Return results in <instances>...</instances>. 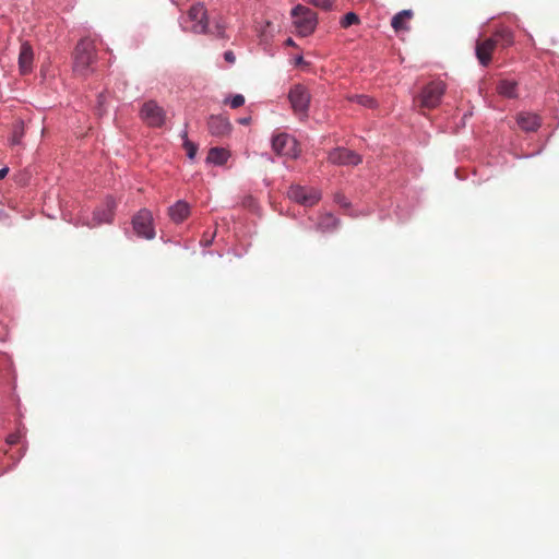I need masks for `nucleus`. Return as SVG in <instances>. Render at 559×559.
I'll list each match as a JSON object with an SVG mask.
<instances>
[{"instance_id": "1a4fd4ad", "label": "nucleus", "mask_w": 559, "mask_h": 559, "mask_svg": "<svg viewBox=\"0 0 559 559\" xmlns=\"http://www.w3.org/2000/svg\"><path fill=\"white\" fill-rule=\"evenodd\" d=\"M287 194L289 199L305 206L314 205L321 198V194L316 189L301 186H292Z\"/></svg>"}, {"instance_id": "2eb2a0df", "label": "nucleus", "mask_w": 559, "mask_h": 559, "mask_svg": "<svg viewBox=\"0 0 559 559\" xmlns=\"http://www.w3.org/2000/svg\"><path fill=\"white\" fill-rule=\"evenodd\" d=\"M519 128L525 132L536 131L540 127V118L531 112H520L516 116Z\"/></svg>"}, {"instance_id": "7c9ffc66", "label": "nucleus", "mask_w": 559, "mask_h": 559, "mask_svg": "<svg viewBox=\"0 0 559 559\" xmlns=\"http://www.w3.org/2000/svg\"><path fill=\"white\" fill-rule=\"evenodd\" d=\"M9 173V168L8 167H3L0 169V180L3 179Z\"/></svg>"}, {"instance_id": "9d476101", "label": "nucleus", "mask_w": 559, "mask_h": 559, "mask_svg": "<svg viewBox=\"0 0 559 559\" xmlns=\"http://www.w3.org/2000/svg\"><path fill=\"white\" fill-rule=\"evenodd\" d=\"M328 160L334 165H358L361 163V157L354 151L344 147H336L329 152Z\"/></svg>"}, {"instance_id": "6ab92c4d", "label": "nucleus", "mask_w": 559, "mask_h": 559, "mask_svg": "<svg viewBox=\"0 0 559 559\" xmlns=\"http://www.w3.org/2000/svg\"><path fill=\"white\" fill-rule=\"evenodd\" d=\"M229 157V153L225 148L212 147L207 154V162L215 165H224Z\"/></svg>"}, {"instance_id": "a211bd4d", "label": "nucleus", "mask_w": 559, "mask_h": 559, "mask_svg": "<svg viewBox=\"0 0 559 559\" xmlns=\"http://www.w3.org/2000/svg\"><path fill=\"white\" fill-rule=\"evenodd\" d=\"M491 38L498 40V46H500L501 48L510 47L514 43L513 32L507 27H501L495 31L493 36Z\"/></svg>"}, {"instance_id": "cd10ccee", "label": "nucleus", "mask_w": 559, "mask_h": 559, "mask_svg": "<svg viewBox=\"0 0 559 559\" xmlns=\"http://www.w3.org/2000/svg\"><path fill=\"white\" fill-rule=\"evenodd\" d=\"M312 4L323 10H330L332 8L331 0H312Z\"/></svg>"}, {"instance_id": "c85d7f7f", "label": "nucleus", "mask_w": 559, "mask_h": 559, "mask_svg": "<svg viewBox=\"0 0 559 559\" xmlns=\"http://www.w3.org/2000/svg\"><path fill=\"white\" fill-rule=\"evenodd\" d=\"M224 59L228 63H234L236 61V56L234 55V52L231 50H227L224 52Z\"/></svg>"}, {"instance_id": "9b49d317", "label": "nucleus", "mask_w": 559, "mask_h": 559, "mask_svg": "<svg viewBox=\"0 0 559 559\" xmlns=\"http://www.w3.org/2000/svg\"><path fill=\"white\" fill-rule=\"evenodd\" d=\"M498 47V40L495 38H485L483 40H477L475 47V53L477 60L483 67L489 66L491 62L492 52Z\"/></svg>"}, {"instance_id": "4be33fe9", "label": "nucleus", "mask_w": 559, "mask_h": 559, "mask_svg": "<svg viewBox=\"0 0 559 559\" xmlns=\"http://www.w3.org/2000/svg\"><path fill=\"white\" fill-rule=\"evenodd\" d=\"M340 224V221L332 214H325L321 217L318 227L322 231L334 230Z\"/></svg>"}, {"instance_id": "aec40b11", "label": "nucleus", "mask_w": 559, "mask_h": 559, "mask_svg": "<svg viewBox=\"0 0 559 559\" xmlns=\"http://www.w3.org/2000/svg\"><path fill=\"white\" fill-rule=\"evenodd\" d=\"M497 92L506 97L516 96V83L514 81L501 80L497 85Z\"/></svg>"}, {"instance_id": "39448f33", "label": "nucleus", "mask_w": 559, "mask_h": 559, "mask_svg": "<svg viewBox=\"0 0 559 559\" xmlns=\"http://www.w3.org/2000/svg\"><path fill=\"white\" fill-rule=\"evenodd\" d=\"M272 148L280 156L296 158L299 154L297 141L287 133L273 135Z\"/></svg>"}, {"instance_id": "ddd939ff", "label": "nucleus", "mask_w": 559, "mask_h": 559, "mask_svg": "<svg viewBox=\"0 0 559 559\" xmlns=\"http://www.w3.org/2000/svg\"><path fill=\"white\" fill-rule=\"evenodd\" d=\"M114 201H108L106 206L96 209L93 213L92 222H83V225L96 227L103 223H110L114 215Z\"/></svg>"}, {"instance_id": "393cba45", "label": "nucleus", "mask_w": 559, "mask_h": 559, "mask_svg": "<svg viewBox=\"0 0 559 559\" xmlns=\"http://www.w3.org/2000/svg\"><path fill=\"white\" fill-rule=\"evenodd\" d=\"M359 23V17L356 13L354 12H348L346 13L343 19L341 20V26L343 28H347L352 25H355V24H358Z\"/></svg>"}, {"instance_id": "4468645a", "label": "nucleus", "mask_w": 559, "mask_h": 559, "mask_svg": "<svg viewBox=\"0 0 559 559\" xmlns=\"http://www.w3.org/2000/svg\"><path fill=\"white\" fill-rule=\"evenodd\" d=\"M34 61V52L29 43L24 41L21 45L19 53V69L22 74H27L32 71Z\"/></svg>"}, {"instance_id": "f3484780", "label": "nucleus", "mask_w": 559, "mask_h": 559, "mask_svg": "<svg viewBox=\"0 0 559 559\" xmlns=\"http://www.w3.org/2000/svg\"><path fill=\"white\" fill-rule=\"evenodd\" d=\"M414 16L412 10H403L392 17L391 25L396 31L408 29L406 23Z\"/></svg>"}, {"instance_id": "f03ea898", "label": "nucleus", "mask_w": 559, "mask_h": 559, "mask_svg": "<svg viewBox=\"0 0 559 559\" xmlns=\"http://www.w3.org/2000/svg\"><path fill=\"white\" fill-rule=\"evenodd\" d=\"M294 24L299 35H310L317 26V14L309 8L297 5L293 9Z\"/></svg>"}, {"instance_id": "473e14b6", "label": "nucleus", "mask_w": 559, "mask_h": 559, "mask_svg": "<svg viewBox=\"0 0 559 559\" xmlns=\"http://www.w3.org/2000/svg\"><path fill=\"white\" fill-rule=\"evenodd\" d=\"M250 121H251L250 117L239 119V123H241V124H249Z\"/></svg>"}, {"instance_id": "412c9836", "label": "nucleus", "mask_w": 559, "mask_h": 559, "mask_svg": "<svg viewBox=\"0 0 559 559\" xmlns=\"http://www.w3.org/2000/svg\"><path fill=\"white\" fill-rule=\"evenodd\" d=\"M25 134V126L22 120H16L12 126V134L10 138L11 145H21L22 138Z\"/></svg>"}, {"instance_id": "b1692460", "label": "nucleus", "mask_w": 559, "mask_h": 559, "mask_svg": "<svg viewBox=\"0 0 559 559\" xmlns=\"http://www.w3.org/2000/svg\"><path fill=\"white\" fill-rule=\"evenodd\" d=\"M182 139H183V147L187 152L188 157L190 159H193L197 154L198 146L188 139L187 131H183Z\"/></svg>"}, {"instance_id": "dca6fc26", "label": "nucleus", "mask_w": 559, "mask_h": 559, "mask_svg": "<svg viewBox=\"0 0 559 559\" xmlns=\"http://www.w3.org/2000/svg\"><path fill=\"white\" fill-rule=\"evenodd\" d=\"M171 221L176 224L183 222L190 214V206L185 201H178L168 209Z\"/></svg>"}, {"instance_id": "72a5a7b5", "label": "nucleus", "mask_w": 559, "mask_h": 559, "mask_svg": "<svg viewBox=\"0 0 559 559\" xmlns=\"http://www.w3.org/2000/svg\"><path fill=\"white\" fill-rule=\"evenodd\" d=\"M104 95H99L98 96V104H99V107L103 106V103H104Z\"/></svg>"}, {"instance_id": "7ed1b4c3", "label": "nucleus", "mask_w": 559, "mask_h": 559, "mask_svg": "<svg viewBox=\"0 0 559 559\" xmlns=\"http://www.w3.org/2000/svg\"><path fill=\"white\" fill-rule=\"evenodd\" d=\"M445 84L442 81H432L428 83L421 91L418 102L420 107L433 109L441 103V98L445 93Z\"/></svg>"}, {"instance_id": "20e7f679", "label": "nucleus", "mask_w": 559, "mask_h": 559, "mask_svg": "<svg viewBox=\"0 0 559 559\" xmlns=\"http://www.w3.org/2000/svg\"><path fill=\"white\" fill-rule=\"evenodd\" d=\"M141 119L152 128H160L166 120V112L155 100H147L140 110Z\"/></svg>"}, {"instance_id": "423d86ee", "label": "nucleus", "mask_w": 559, "mask_h": 559, "mask_svg": "<svg viewBox=\"0 0 559 559\" xmlns=\"http://www.w3.org/2000/svg\"><path fill=\"white\" fill-rule=\"evenodd\" d=\"M288 98L294 111L302 118L307 117L310 103V94L308 90L300 84L295 85L290 88Z\"/></svg>"}, {"instance_id": "a878e982", "label": "nucleus", "mask_w": 559, "mask_h": 559, "mask_svg": "<svg viewBox=\"0 0 559 559\" xmlns=\"http://www.w3.org/2000/svg\"><path fill=\"white\" fill-rule=\"evenodd\" d=\"M245 104V97L241 94H237L233 96L229 100V105L231 108H239Z\"/></svg>"}, {"instance_id": "2f4dec72", "label": "nucleus", "mask_w": 559, "mask_h": 559, "mask_svg": "<svg viewBox=\"0 0 559 559\" xmlns=\"http://www.w3.org/2000/svg\"><path fill=\"white\" fill-rule=\"evenodd\" d=\"M336 201L342 205V206H347L348 203L346 202L345 198L344 197H336Z\"/></svg>"}, {"instance_id": "6e6552de", "label": "nucleus", "mask_w": 559, "mask_h": 559, "mask_svg": "<svg viewBox=\"0 0 559 559\" xmlns=\"http://www.w3.org/2000/svg\"><path fill=\"white\" fill-rule=\"evenodd\" d=\"M188 19L192 22L191 32L195 34H205L207 32V11L203 3L193 4L188 11Z\"/></svg>"}, {"instance_id": "5701e85b", "label": "nucleus", "mask_w": 559, "mask_h": 559, "mask_svg": "<svg viewBox=\"0 0 559 559\" xmlns=\"http://www.w3.org/2000/svg\"><path fill=\"white\" fill-rule=\"evenodd\" d=\"M348 99L364 107L372 108L376 106V100L368 95H353Z\"/></svg>"}, {"instance_id": "f8f14e48", "label": "nucleus", "mask_w": 559, "mask_h": 559, "mask_svg": "<svg viewBox=\"0 0 559 559\" xmlns=\"http://www.w3.org/2000/svg\"><path fill=\"white\" fill-rule=\"evenodd\" d=\"M207 130L213 136H226L231 131L229 119L223 115H212L207 120Z\"/></svg>"}, {"instance_id": "f257e3e1", "label": "nucleus", "mask_w": 559, "mask_h": 559, "mask_svg": "<svg viewBox=\"0 0 559 559\" xmlns=\"http://www.w3.org/2000/svg\"><path fill=\"white\" fill-rule=\"evenodd\" d=\"M96 60L95 43L91 38H82L74 50L73 70L81 76H86L93 72L92 64Z\"/></svg>"}, {"instance_id": "c756f323", "label": "nucleus", "mask_w": 559, "mask_h": 559, "mask_svg": "<svg viewBox=\"0 0 559 559\" xmlns=\"http://www.w3.org/2000/svg\"><path fill=\"white\" fill-rule=\"evenodd\" d=\"M295 64L296 66L306 64V61L304 60L302 56H298L297 58H295Z\"/></svg>"}, {"instance_id": "bb28decb", "label": "nucleus", "mask_w": 559, "mask_h": 559, "mask_svg": "<svg viewBox=\"0 0 559 559\" xmlns=\"http://www.w3.org/2000/svg\"><path fill=\"white\" fill-rule=\"evenodd\" d=\"M21 437H22L21 432L20 431H15V432L10 433L7 437L5 441L10 445H14V444H17L20 442Z\"/></svg>"}, {"instance_id": "0eeeda50", "label": "nucleus", "mask_w": 559, "mask_h": 559, "mask_svg": "<svg viewBox=\"0 0 559 559\" xmlns=\"http://www.w3.org/2000/svg\"><path fill=\"white\" fill-rule=\"evenodd\" d=\"M133 229L139 237L145 239H153L155 237V229L153 227V215L152 213L143 209L133 217L132 221Z\"/></svg>"}, {"instance_id": "f704fd0d", "label": "nucleus", "mask_w": 559, "mask_h": 559, "mask_svg": "<svg viewBox=\"0 0 559 559\" xmlns=\"http://www.w3.org/2000/svg\"><path fill=\"white\" fill-rule=\"evenodd\" d=\"M286 45H288V46H294V45H295V43L293 41V39H292V38H288V39L286 40Z\"/></svg>"}]
</instances>
